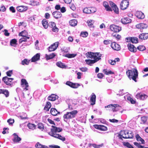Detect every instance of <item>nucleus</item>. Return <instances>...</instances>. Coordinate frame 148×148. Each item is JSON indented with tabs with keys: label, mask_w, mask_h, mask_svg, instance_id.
I'll use <instances>...</instances> for the list:
<instances>
[{
	"label": "nucleus",
	"mask_w": 148,
	"mask_h": 148,
	"mask_svg": "<svg viewBox=\"0 0 148 148\" xmlns=\"http://www.w3.org/2000/svg\"><path fill=\"white\" fill-rule=\"evenodd\" d=\"M136 137L137 140L138 141L140 142V143H139L140 144H144L145 143V140L142 138L138 134H137L136 136Z\"/></svg>",
	"instance_id": "473e14b6"
},
{
	"label": "nucleus",
	"mask_w": 148,
	"mask_h": 148,
	"mask_svg": "<svg viewBox=\"0 0 148 148\" xmlns=\"http://www.w3.org/2000/svg\"><path fill=\"white\" fill-rule=\"evenodd\" d=\"M120 106L118 104H109L105 107V108L111 107L112 111L113 112H116L118 110L116 108L119 107Z\"/></svg>",
	"instance_id": "4468645a"
},
{
	"label": "nucleus",
	"mask_w": 148,
	"mask_h": 148,
	"mask_svg": "<svg viewBox=\"0 0 148 148\" xmlns=\"http://www.w3.org/2000/svg\"><path fill=\"white\" fill-rule=\"evenodd\" d=\"M76 54H67L64 55V56L68 58H71L75 57Z\"/></svg>",
	"instance_id": "37998d69"
},
{
	"label": "nucleus",
	"mask_w": 148,
	"mask_h": 148,
	"mask_svg": "<svg viewBox=\"0 0 148 148\" xmlns=\"http://www.w3.org/2000/svg\"><path fill=\"white\" fill-rule=\"evenodd\" d=\"M94 23V21L93 20H91L90 21L88 22V25L90 27H93V24Z\"/></svg>",
	"instance_id": "13d9d810"
},
{
	"label": "nucleus",
	"mask_w": 148,
	"mask_h": 148,
	"mask_svg": "<svg viewBox=\"0 0 148 148\" xmlns=\"http://www.w3.org/2000/svg\"><path fill=\"white\" fill-rule=\"evenodd\" d=\"M110 28L111 31L115 32H118L121 30V27L114 24L110 25Z\"/></svg>",
	"instance_id": "0eeeda50"
},
{
	"label": "nucleus",
	"mask_w": 148,
	"mask_h": 148,
	"mask_svg": "<svg viewBox=\"0 0 148 148\" xmlns=\"http://www.w3.org/2000/svg\"><path fill=\"white\" fill-rule=\"evenodd\" d=\"M17 42V40L16 39H12L10 42V44L11 45L13 46L14 45L16 44Z\"/></svg>",
	"instance_id": "5fc2aeb1"
},
{
	"label": "nucleus",
	"mask_w": 148,
	"mask_h": 148,
	"mask_svg": "<svg viewBox=\"0 0 148 148\" xmlns=\"http://www.w3.org/2000/svg\"><path fill=\"white\" fill-rule=\"evenodd\" d=\"M96 96L94 93H92L91 95L90 99V105H93L95 104Z\"/></svg>",
	"instance_id": "6ab92c4d"
},
{
	"label": "nucleus",
	"mask_w": 148,
	"mask_h": 148,
	"mask_svg": "<svg viewBox=\"0 0 148 148\" xmlns=\"http://www.w3.org/2000/svg\"><path fill=\"white\" fill-rule=\"evenodd\" d=\"M103 5L107 11H112V10L111 9V8L109 6L108 3L107 2L104 1L103 3Z\"/></svg>",
	"instance_id": "a878e982"
},
{
	"label": "nucleus",
	"mask_w": 148,
	"mask_h": 148,
	"mask_svg": "<svg viewBox=\"0 0 148 148\" xmlns=\"http://www.w3.org/2000/svg\"><path fill=\"white\" fill-rule=\"evenodd\" d=\"M77 21L75 19L71 20L69 22L70 25L72 26H76L77 25Z\"/></svg>",
	"instance_id": "4c0bfd02"
},
{
	"label": "nucleus",
	"mask_w": 148,
	"mask_h": 148,
	"mask_svg": "<svg viewBox=\"0 0 148 148\" xmlns=\"http://www.w3.org/2000/svg\"><path fill=\"white\" fill-rule=\"evenodd\" d=\"M42 23L43 27L47 29L48 27V22L46 19H43L42 21Z\"/></svg>",
	"instance_id": "e433bc0d"
},
{
	"label": "nucleus",
	"mask_w": 148,
	"mask_h": 148,
	"mask_svg": "<svg viewBox=\"0 0 148 148\" xmlns=\"http://www.w3.org/2000/svg\"><path fill=\"white\" fill-rule=\"evenodd\" d=\"M126 74L130 80L132 79L135 82H137L138 78V72L136 69L128 70L126 71Z\"/></svg>",
	"instance_id": "f257e3e1"
},
{
	"label": "nucleus",
	"mask_w": 148,
	"mask_h": 148,
	"mask_svg": "<svg viewBox=\"0 0 148 148\" xmlns=\"http://www.w3.org/2000/svg\"><path fill=\"white\" fill-rule=\"evenodd\" d=\"M127 42H131L133 43H136L138 42V40L137 38L135 37H128L126 38Z\"/></svg>",
	"instance_id": "dca6fc26"
},
{
	"label": "nucleus",
	"mask_w": 148,
	"mask_h": 148,
	"mask_svg": "<svg viewBox=\"0 0 148 148\" xmlns=\"http://www.w3.org/2000/svg\"><path fill=\"white\" fill-rule=\"evenodd\" d=\"M118 136L119 139L123 140L122 138H132L133 137V133L131 131L127 130L122 131L119 134Z\"/></svg>",
	"instance_id": "f03ea898"
},
{
	"label": "nucleus",
	"mask_w": 148,
	"mask_h": 148,
	"mask_svg": "<svg viewBox=\"0 0 148 148\" xmlns=\"http://www.w3.org/2000/svg\"><path fill=\"white\" fill-rule=\"evenodd\" d=\"M136 26L138 28L143 29L146 28L147 27V25L145 23H141L137 25Z\"/></svg>",
	"instance_id": "c85d7f7f"
},
{
	"label": "nucleus",
	"mask_w": 148,
	"mask_h": 148,
	"mask_svg": "<svg viewBox=\"0 0 148 148\" xmlns=\"http://www.w3.org/2000/svg\"><path fill=\"white\" fill-rule=\"evenodd\" d=\"M27 126L29 129L33 130L35 129L36 127V125L35 124L29 123L27 124Z\"/></svg>",
	"instance_id": "ea45409f"
},
{
	"label": "nucleus",
	"mask_w": 148,
	"mask_h": 148,
	"mask_svg": "<svg viewBox=\"0 0 148 148\" xmlns=\"http://www.w3.org/2000/svg\"><path fill=\"white\" fill-rule=\"evenodd\" d=\"M7 122L9 123V124L12 125L14 122V119H10L7 120Z\"/></svg>",
	"instance_id": "052dcab7"
},
{
	"label": "nucleus",
	"mask_w": 148,
	"mask_h": 148,
	"mask_svg": "<svg viewBox=\"0 0 148 148\" xmlns=\"http://www.w3.org/2000/svg\"><path fill=\"white\" fill-rule=\"evenodd\" d=\"M17 10L19 12H23L27 9V7L24 6H20L17 7Z\"/></svg>",
	"instance_id": "7c9ffc66"
},
{
	"label": "nucleus",
	"mask_w": 148,
	"mask_h": 148,
	"mask_svg": "<svg viewBox=\"0 0 148 148\" xmlns=\"http://www.w3.org/2000/svg\"><path fill=\"white\" fill-rule=\"evenodd\" d=\"M129 50L131 51L135 52L137 51L136 48L133 45L129 44L127 45Z\"/></svg>",
	"instance_id": "bb28decb"
},
{
	"label": "nucleus",
	"mask_w": 148,
	"mask_h": 148,
	"mask_svg": "<svg viewBox=\"0 0 148 148\" xmlns=\"http://www.w3.org/2000/svg\"><path fill=\"white\" fill-rule=\"evenodd\" d=\"M112 42L111 40L108 39L104 40L103 42L105 45H108L110 44Z\"/></svg>",
	"instance_id": "4d7b16f0"
},
{
	"label": "nucleus",
	"mask_w": 148,
	"mask_h": 148,
	"mask_svg": "<svg viewBox=\"0 0 148 148\" xmlns=\"http://www.w3.org/2000/svg\"><path fill=\"white\" fill-rule=\"evenodd\" d=\"M145 47L143 45H140L137 47V49L139 51H143L145 49Z\"/></svg>",
	"instance_id": "864d4df0"
},
{
	"label": "nucleus",
	"mask_w": 148,
	"mask_h": 148,
	"mask_svg": "<svg viewBox=\"0 0 148 148\" xmlns=\"http://www.w3.org/2000/svg\"><path fill=\"white\" fill-rule=\"evenodd\" d=\"M99 60V58H97L95 60H86L85 61L87 64H88L90 66L91 65V64L95 63L97 61Z\"/></svg>",
	"instance_id": "5701e85b"
},
{
	"label": "nucleus",
	"mask_w": 148,
	"mask_h": 148,
	"mask_svg": "<svg viewBox=\"0 0 148 148\" xmlns=\"http://www.w3.org/2000/svg\"><path fill=\"white\" fill-rule=\"evenodd\" d=\"M13 135L14 138L13 139V141L14 142L18 143L21 140V138L19 137L16 133H14Z\"/></svg>",
	"instance_id": "c756f323"
},
{
	"label": "nucleus",
	"mask_w": 148,
	"mask_h": 148,
	"mask_svg": "<svg viewBox=\"0 0 148 148\" xmlns=\"http://www.w3.org/2000/svg\"><path fill=\"white\" fill-rule=\"evenodd\" d=\"M97 77L100 79L102 78L104 76L103 73H99L97 74Z\"/></svg>",
	"instance_id": "69168bd1"
},
{
	"label": "nucleus",
	"mask_w": 148,
	"mask_h": 148,
	"mask_svg": "<svg viewBox=\"0 0 148 148\" xmlns=\"http://www.w3.org/2000/svg\"><path fill=\"white\" fill-rule=\"evenodd\" d=\"M50 135L54 138H58L63 141H65L66 139L64 137L62 136L59 134H53L52 135Z\"/></svg>",
	"instance_id": "4be33fe9"
},
{
	"label": "nucleus",
	"mask_w": 148,
	"mask_h": 148,
	"mask_svg": "<svg viewBox=\"0 0 148 148\" xmlns=\"http://www.w3.org/2000/svg\"><path fill=\"white\" fill-rule=\"evenodd\" d=\"M86 56L87 58H90L95 60L97 58H99V60L101 59V54L99 52H88L86 53Z\"/></svg>",
	"instance_id": "20e7f679"
},
{
	"label": "nucleus",
	"mask_w": 148,
	"mask_h": 148,
	"mask_svg": "<svg viewBox=\"0 0 148 148\" xmlns=\"http://www.w3.org/2000/svg\"><path fill=\"white\" fill-rule=\"evenodd\" d=\"M138 37L140 39L142 40L147 39L148 38V33L140 34Z\"/></svg>",
	"instance_id": "cd10ccee"
},
{
	"label": "nucleus",
	"mask_w": 148,
	"mask_h": 148,
	"mask_svg": "<svg viewBox=\"0 0 148 148\" xmlns=\"http://www.w3.org/2000/svg\"><path fill=\"white\" fill-rule=\"evenodd\" d=\"M148 96L146 95L143 94H142L141 93H138L136 95V97L138 99L144 100L146 99Z\"/></svg>",
	"instance_id": "9d476101"
},
{
	"label": "nucleus",
	"mask_w": 148,
	"mask_h": 148,
	"mask_svg": "<svg viewBox=\"0 0 148 148\" xmlns=\"http://www.w3.org/2000/svg\"><path fill=\"white\" fill-rule=\"evenodd\" d=\"M147 116L142 117L141 118V121L142 122L141 123L145 124L147 121Z\"/></svg>",
	"instance_id": "c03bdc74"
},
{
	"label": "nucleus",
	"mask_w": 148,
	"mask_h": 148,
	"mask_svg": "<svg viewBox=\"0 0 148 148\" xmlns=\"http://www.w3.org/2000/svg\"><path fill=\"white\" fill-rule=\"evenodd\" d=\"M4 94L5 95L6 97H8L9 95V92L8 90L5 89V91L4 92Z\"/></svg>",
	"instance_id": "338daca9"
},
{
	"label": "nucleus",
	"mask_w": 148,
	"mask_h": 148,
	"mask_svg": "<svg viewBox=\"0 0 148 148\" xmlns=\"http://www.w3.org/2000/svg\"><path fill=\"white\" fill-rule=\"evenodd\" d=\"M90 7H85L83 9V12L86 14H90Z\"/></svg>",
	"instance_id": "a18cd8bd"
},
{
	"label": "nucleus",
	"mask_w": 148,
	"mask_h": 148,
	"mask_svg": "<svg viewBox=\"0 0 148 148\" xmlns=\"http://www.w3.org/2000/svg\"><path fill=\"white\" fill-rule=\"evenodd\" d=\"M79 70L83 72H85L87 71L88 69L86 67H82L79 68Z\"/></svg>",
	"instance_id": "0e129e2a"
},
{
	"label": "nucleus",
	"mask_w": 148,
	"mask_h": 148,
	"mask_svg": "<svg viewBox=\"0 0 148 148\" xmlns=\"http://www.w3.org/2000/svg\"><path fill=\"white\" fill-rule=\"evenodd\" d=\"M21 85L22 87L25 86V89L27 90H28V87L29 86L26 80L25 79H22L21 80Z\"/></svg>",
	"instance_id": "a211bd4d"
},
{
	"label": "nucleus",
	"mask_w": 148,
	"mask_h": 148,
	"mask_svg": "<svg viewBox=\"0 0 148 148\" xmlns=\"http://www.w3.org/2000/svg\"><path fill=\"white\" fill-rule=\"evenodd\" d=\"M56 56V54L54 53H52L49 55L47 54L45 55V58L47 60L53 58Z\"/></svg>",
	"instance_id": "72a5a7b5"
},
{
	"label": "nucleus",
	"mask_w": 148,
	"mask_h": 148,
	"mask_svg": "<svg viewBox=\"0 0 148 148\" xmlns=\"http://www.w3.org/2000/svg\"><path fill=\"white\" fill-rule=\"evenodd\" d=\"M103 145V144H101L100 145H97L95 144H92V146L94 148H100L102 147Z\"/></svg>",
	"instance_id": "603ef678"
},
{
	"label": "nucleus",
	"mask_w": 148,
	"mask_h": 148,
	"mask_svg": "<svg viewBox=\"0 0 148 148\" xmlns=\"http://www.w3.org/2000/svg\"><path fill=\"white\" fill-rule=\"evenodd\" d=\"M29 36H24L19 40V43H21L23 42L26 41L27 39H29Z\"/></svg>",
	"instance_id": "58836bf2"
},
{
	"label": "nucleus",
	"mask_w": 148,
	"mask_h": 148,
	"mask_svg": "<svg viewBox=\"0 0 148 148\" xmlns=\"http://www.w3.org/2000/svg\"><path fill=\"white\" fill-rule=\"evenodd\" d=\"M38 128L42 131H43L45 128L44 125L41 123H39L38 124Z\"/></svg>",
	"instance_id": "a19ab883"
},
{
	"label": "nucleus",
	"mask_w": 148,
	"mask_h": 148,
	"mask_svg": "<svg viewBox=\"0 0 148 148\" xmlns=\"http://www.w3.org/2000/svg\"><path fill=\"white\" fill-rule=\"evenodd\" d=\"M134 145L137 146L138 148H148V147H145L141 145L140 144L137 142H134Z\"/></svg>",
	"instance_id": "de8ad7c7"
},
{
	"label": "nucleus",
	"mask_w": 148,
	"mask_h": 148,
	"mask_svg": "<svg viewBox=\"0 0 148 148\" xmlns=\"http://www.w3.org/2000/svg\"><path fill=\"white\" fill-rule=\"evenodd\" d=\"M12 71L9 70L6 72V74L9 77L11 76L12 75Z\"/></svg>",
	"instance_id": "e2e57ef3"
},
{
	"label": "nucleus",
	"mask_w": 148,
	"mask_h": 148,
	"mask_svg": "<svg viewBox=\"0 0 148 148\" xmlns=\"http://www.w3.org/2000/svg\"><path fill=\"white\" fill-rule=\"evenodd\" d=\"M78 112L77 110H73L70 112H67L63 116L64 121H66L68 119L75 118Z\"/></svg>",
	"instance_id": "7ed1b4c3"
},
{
	"label": "nucleus",
	"mask_w": 148,
	"mask_h": 148,
	"mask_svg": "<svg viewBox=\"0 0 148 148\" xmlns=\"http://www.w3.org/2000/svg\"><path fill=\"white\" fill-rule=\"evenodd\" d=\"M94 126L95 128L101 131H106L107 130V127L103 125L95 124L94 125Z\"/></svg>",
	"instance_id": "f3484780"
},
{
	"label": "nucleus",
	"mask_w": 148,
	"mask_h": 148,
	"mask_svg": "<svg viewBox=\"0 0 148 148\" xmlns=\"http://www.w3.org/2000/svg\"><path fill=\"white\" fill-rule=\"evenodd\" d=\"M124 145L129 148H134V147L128 142H124Z\"/></svg>",
	"instance_id": "3c124183"
},
{
	"label": "nucleus",
	"mask_w": 148,
	"mask_h": 148,
	"mask_svg": "<svg viewBox=\"0 0 148 148\" xmlns=\"http://www.w3.org/2000/svg\"><path fill=\"white\" fill-rule=\"evenodd\" d=\"M82 36L84 37H86L88 36V34L86 32H82L81 33Z\"/></svg>",
	"instance_id": "bf43d9fd"
},
{
	"label": "nucleus",
	"mask_w": 148,
	"mask_h": 148,
	"mask_svg": "<svg viewBox=\"0 0 148 148\" xmlns=\"http://www.w3.org/2000/svg\"><path fill=\"white\" fill-rule=\"evenodd\" d=\"M57 97V96L56 95L52 94L48 97V99L49 100L54 101L56 100Z\"/></svg>",
	"instance_id": "c9c22d12"
},
{
	"label": "nucleus",
	"mask_w": 148,
	"mask_h": 148,
	"mask_svg": "<svg viewBox=\"0 0 148 148\" xmlns=\"http://www.w3.org/2000/svg\"><path fill=\"white\" fill-rule=\"evenodd\" d=\"M51 106V105L50 102L49 101L47 102L44 108V110L47 112L48 111Z\"/></svg>",
	"instance_id": "f704fd0d"
},
{
	"label": "nucleus",
	"mask_w": 148,
	"mask_h": 148,
	"mask_svg": "<svg viewBox=\"0 0 148 148\" xmlns=\"http://www.w3.org/2000/svg\"><path fill=\"white\" fill-rule=\"evenodd\" d=\"M40 54L37 53L31 59L32 62H35L40 60Z\"/></svg>",
	"instance_id": "393cba45"
},
{
	"label": "nucleus",
	"mask_w": 148,
	"mask_h": 148,
	"mask_svg": "<svg viewBox=\"0 0 148 148\" xmlns=\"http://www.w3.org/2000/svg\"><path fill=\"white\" fill-rule=\"evenodd\" d=\"M121 22L123 24H125L130 23L131 20L129 18L125 17L121 19Z\"/></svg>",
	"instance_id": "b1692460"
},
{
	"label": "nucleus",
	"mask_w": 148,
	"mask_h": 148,
	"mask_svg": "<svg viewBox=\"0 0 148 148\" xmlns=\"http://www.w3.org/2000/svg\"><path fill=\"white\" fill-rule=\"evenodd\" d=\"M127 99L128 101H130L132 104H135L136 103V101L130 97H128Z\"/></svg>",
	"instance_id": "6e6d98bb"
},
{
	"label": "nucleus",
	"mask_w": 148,
	"mask_h": 148,
	"mask_svg": "<svg viewBox=\"0 0 148 148\" xmlns=\"http://www.w3.org/2000/svg\"><path fill=\"white\" fill-rule=\"evenodd\" d=\"M111 47L112 49L115 50L119 51L121 49V47L120 45L115 42H113L111 43Z\"/></svg>",
	"instance_id": "2eb2a0df"
},
{
	"label": "nucleus",
	"mask_w": 148,
	"mask_h": 148,
	"mask_svg": "<svg viewBox=\"0 0 148 148\" xmlns=\"http://www.w3.org/2000/svg\"><path fill=\"white\" fill-rule=\"evenodd\" d=\"M108 62L111 65H114L115 63V61L114 60H108Z\"/></svg>",
	"instance_id": "680f3d73"
},
{
	"label": "nucleus",
	"mask_w": 148,
	"mask_h": 148,
	"mask_svg": "<svg viewBox=\"0 0 148 148\" xmlns=\"http://www.w3.org/2000/svg\"><path fill=\"white\" fill-rule=\"evenodd\" d=\"M103 71L105 74L106 75H109L111 74H114V73L111 71L110 70L107 71V69H104L103 70Z\"/></svg>",
	"instance_id": "49530a36"
},
{
	"label": "nucleus",
	"mask_w": 148,
	"mask_h": 148,
	"mask_svg": "<svg viewBox=\"0 0 148 148\" xmlns=\"http://www.w3.org/2000/svg\"><path fill=\"white\" fill-rule=\"evenodd\" d=\"M109 4L112 10H113L116 14H118L119 12V10L116 5L112 1H109Z\"/></svg>",
	"instance_id": "6e6552de"
},
{
	"label": "nucleus",
	"mask_w": 148,
	"mask_h": 148,
	"mask_svg": "<svg viewBox=\"0 0 148 148\" xmlns=\"http://www.w3.org/2000/svg\"><path fill=\"white\" fill-rule=\"evenodd\" d=\"M57 65L59 67L64 68L66 67L65 65L61 62H58L56 63Z\"/></svg>",
	"instance_id": "79ce46f5"
},
{
	"label": "nucleus",
	"mask_w": 148,
	"mask_h": 148,
	"mask_svg": "<svg viewBox=\"0 0 148 148\" xmlns=\"http://www.w3.org/2000/svg\"><path fill=\"white\" fill-rule=\"evenodd\" d=\"M14 80V78H9L7 76L4 77H3L2 80L4 82L6 85L12 86V81Z\"/></svg>",
	"instance_id": "39448f33"
},
{
	"label": "nucleus",
	"mask_w": 148,
	"mask_h": 148,
	"mask_svg": "<svg viewBox=\"0 0 148 148\" xmlns=\"http://www.w3.org/2000/svg\"><path fill=\"white\" fill-rule=\"evenodd\" d=\"M129 2L128 0H123L120 4V7L122 10H125L128 7Z\"/></svg>",
	"instance_id": "423d86ee"
},
{
	"label": "nucleus",
	"mask_w": 148,
	"mask_h": 148,
	"mask_svg": "<svg viewBox=\"0 0 148 148\" xmlns=\"http://www.w3.org/2000/svg\"><path fill=\"white\" fill-rule=\"evenodd\" d=\"M30 61L28 60L27 59H24L23 60H22L21 62V64L23 65H28L29 64V62Z\"/></svg>",
	"instance_id": "8fccbe9b"
},
{
	"label": "nucleus",
	"mask_w": 148,
	"mask_h": 148,
	"mask_svg": "<svg viewBox=\"0 0 148 148\" xmlns=\"http://www.w3.org/2000/svg\"><path fill=\"white\" fill-rule=\"evenodd\" d=\"M90 14L94 13L97 11L96 8L94 7H90Z\"/></svg>",
	"instance_id": "09e8293b"
},
{
	"label": "nucleus",
	"mask_w": 148,
	"mask_h": 148,
	"mask_svg": "<svg viewBox=\"0 0 148 148\" xmlns=\"http://www.w3.org/2000/svg\"><path fill=\"white\" fill-rule=\"evenodd\" d=\"M50 113L54 116H56L58 114H60V112H58L57 110L55 108H52L51 109Z\"/></svg>",
	"instance_id": "2f4dec72"
},
{
	"label": "nucleus",
	"mask_w": 148,
	"mask_h": 148,
	"mask_svg": "<svg viewBox=\"0 0 148 148\" xmlns=\"http://www.w3.org/2000/svg\"><path fill=\"white\" fill-rule=\"evenodd\" d=\"M59 42H56L51 45L48 47V50L49 52L55 50L58 46Z\"/></svg>",
	"instance_id": "1a4fd4ad"
},
{
	"label": "nucleus",
	"mask_w": 148,
	"mask_h": 148,
	"mask_svg": "<svg viewBox=\"0 0 148 148\" xmlns=\"http://www.w3.org/2000/svg\"><path fill=\"white\" fill-rule=\"evenodd\" d=\"M109 121L112 123H117L119 121L118 120H116L115 119H110Z\"/></svg>",
	"instance_id": "774afa93"
},
{
	"label": "nucleus",
	"mask_w": 148,
	"mask_h": 148,
	"mask_svg": "<svg viewBox=\"0 0 148 148\" xmlns=\"http://www.w3.org/2000/svg\"><path fill=\"white\" fill-rule=\"evenodd\" d=\"M66 84L74 88H77L80 86V84L79 83H73L70 81L66 82Z\"/></svg>",
	"instance_id": "f8f14e48"
},
{
	"label": "nucleus",
	"mask_w": 148,
	"mask_h": 148,
	"mask_svg": "<svg viewBox=\"0 0 148 148\" xmlns=\"http://www.w3.org/2000/svg\"><path fill=\"white\" fill-rule=\"evenodd\" d=\"M49 26L51 28L52 31L54 32H58V29L57 27L56 23L53 22H51L49 23Z\"/></svg>",
	"instance_id": "9b49d317"
},
{
	"label": "nucleus",
	"mask_w": 148,
	"mask_h": 148,
	"mask_svg": "<svg viewBox=\"0 0 148 148\" xmlns=\"http://www.w3.org/2000/svg\"><path fill=\"white\" fill-rule=\"evenodd\" d=\"M135 16L137 18L140 19H143L145 18L144 14L140 11H137L135 14Z\"/></svg>",
	"instance_id": "412c9836"
},
{
	"label": "nucleus",
	"mask_w": 148,
	"mask_h": 148,
	"mask_svg": "<svg viewBox=\"0 0 148 148\" xmlns=\"http://www.w3.org/2000/svg\"><path fill=\"white\" fill-rule=\"evenodd\" d=\"M51 127L53 128L51 129V135H52L53 134H56V132H60L62 131V129L61 128L58 127L53 125H52Z\"/></svg>",
	"instance_id": "ddd939ff"
},
{
	"label": "nucleus",
	"mask_w": 148,
	"mask_h": 148,
	"mask_svg": "<svg viewBox=\"0 0 148 148\" xmlns=\"http://www.w3.org/2000/svg\"><path fill=\"white\" fill-rule=\"evenodd\" d=\"M52 15L53 17L57 19L60 18L62 16L61 12L57 11L54 12L52 13Z\"/></svg>",
	"instance_id": "aec40b11"
}]
</instances>
